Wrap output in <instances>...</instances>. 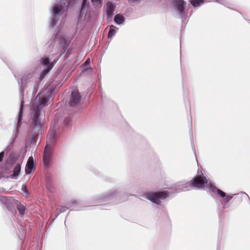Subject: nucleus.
Instances as JSON below:
<instances>
[{"mask_svg": "<svg viewBox=\"0 0 250 250\" xmlns=\"http://www.w3.org/2000/svg\"><path fill=\"white\" fill-rule=\"evenodd\" d=\"M50 97H42L40 94H39L36 98L34 101L32 103L33 105V117L32 125L35 127H40L41 125V120L39 118L40 114L41 109L44 106Z\"/></svg>", "mask_w": 250, "mask_h": 250, "instance_id": "obj_1", "label": "nucleus"}, {"mask_svg": "<svg viewBox=\"0 0 250 250\" xmlns=\"http://www.w3.org/2000/svg\"><path fill=\"white\" fill-rule=\"evenodd\" d=\"M70 4L69 1L67 3L57 1L52 4L50 8V14L52 18L49 22L50 27H53L57 24L59 18L66 10Z\"/></svg>", "mask_w": 250, "mask_h": 250, "instance_id": "obj_2", "label": "nucleus"}, {"mask_svg": "<svg viewBox=\"0 0 250 250\" xmlns=\"http://www.w3.org/2000/svg\"><path fill=\"white\" fill-rule=\"evenodd\" d=\"M168 196V192L166 191L155 192H148L144 195V197L157 205H160L162 201Z\"/></svg>", "mask_w": 250, "mask_h": 250, "instance_id": "obj_3", "label": "nucleus"}, {"mask_svg": "<svg viewBox=\"0 0 250 250\" xmlns=\"http://www.w3.org/2000/svg\"><path fill=\"white\" fill-rule=\"evenodd\" d=\"M205 185L207 188L210 189L212 184L211 182L205 176L198 175L195 177L190 182L189 187L195 188H200L204 187Z\"/></svg>", "mask_w": 250, "mask_h": 250, "instance_id": "obj_4", "label": "nucleus"}, {"mask_svg": "<svg viewBox=\"0 0 250 250\" xmlns=\"http://www.w3.org/2000/svg\"><path fill=\"white\" fill-rule=\"evenodd\" d=\"M172 6L174 11L181 18L186 14L187 3L184 0H172Z\"/></svg>", "mask_w": 250, "mask_h": 250, "instance_id": "obj_5", "label": "nucleus"}, {"mask_svg": "<svg viewBox=\"0 0 250 250\" xmlns=\"http://www.w3.org/2000/svg\"><path fill=\"white\" fill-rule=\"evenodd\" d=\"M87 0H83V4L82 6V9L81 10L80 16H79V21L81 22L83 21H89L90 20V14L88 13L86 10L84 9L85 5L86 3V1Z\"/></svg>", "mask_w": 250, "mask_h": 250, "instance_id": "obj_6", "label": "nucleus"}, {"mask_svg": "<svg viewBox=\"0 0 250 250\" xmlns=\"http://www.w3.org/2000/svg\"><path fill=\"white\" fill-rule=\"evenodd\" d=\"M52 150L51 146L48 145L45 146L43 158V163L45 166H47L49 163Z\"/></svg>", "mask_w": 250, "mask_h": 250, "instance_id": "obj_7", "label": "nucleus"}, {"mask_svg": "<svg viewBox=\"0 0 250 250\" xmlns=\"http://www.w3.org/2000/svg\"><path fill=\"white\" fill-rule=\"evenodd\" d=\"M41 62L45 65L47 68H45L42 72L41 75V78L42 79L44 76L53 67V64L52 63H49V60L47 58L44 57L41 60Z\"/></svg>", "mask_w": 250, "mask_h": 250, "instance_id": "obj_8", "label": "nucleus"}, {"mask_svg": "<svg viewBox=\"0 0 250 250\" xmlns=\"http://www.w3.org/2000/svg\"><path fill=\"white\" fill-rule=\"evenodd\" d=\"M35 169V166L34 165V159L33 157L31 156L28 158L26 167H25V173L26 174L31 173Z\"/></svg>", "mask_w": 250, "mask_h": 250, "instance_id": "obj_9", "label": "nucleus"}, {"mask_svg": "<svg viewBox=\"0 0 250 250\" xmlns=\"http://www.w3.org/2000/svg\"><path fill=\"white\" fill-rule=\"evenodd\" d=\"M80 101V96L78 91H73L71 93V98L70 101V104L71 106H75Z\"/></svg>", "mask_w": 250, "mask_h": 250, "instance_id": "obj_10", "label": "nucleus"}, {"mask_svg": "<svg viewBox=\"0 0 250 250\" xmlns=\"http://www.w3.org/2000/svg\"><path fill=\"white\" fill-rule=\"evenodd\" d=\"M115 7V5L112 2L108 1L106 3V15L107 18L111 19L112 17Z\"/></svg>", "mask_w": 250, "mask_h": 250, "instance_id": "obj_11", "label": "nucleus"}, {"mask_svg": "<svg viewBox=\"0 0 250 250\" xmlns=\"http://www.w3.org/2000/svg\"><path fill=\"white\" fill-rule=\"evenodd\" d=\"M23 104H24V102L23 101H22L21 102V107H20V112H19V115H18V123H17V131H18L19 128L20 127L21 125V120H22V113H23Z\"/></svg>", "mask_w": 250, "mask_h": 250, "instance_id": "obj_12", "label": "nucleus"}, {"mask_svg": "<svg viewBox=\"0 0 250 250\" xmlns=\"http://www.w3.org/2000/svg\"><path fill=\"white\" fill-rule=\"evenodd\" d=\"M21 169V164L18 163L15 166L13 173L11 175V178L14 179H17Z\"/></svg>", "mask_w": 250, "mask_h": 250, "instance_id": "obj_13", "label": "nucleus"}, {"mask_svg": "<svg viewBox=\"0 0 250 250\" xmlns=\"http://www.w3.org/2000/svg\"><path fill=\"white\" fill-rule=\"evenodd\" d=\"M114 21L118 25L123 24L125 22V18L123 15L118 14L115 16Z\"/></svg>", "mask_w": 250, "mask_h": 250, "instance_id": "obj_14", "label": "nucleus"}, {"mask_svg": "<svg viewBox=\"0 0 250 250\" xmlns=\"http://www.w3.org/2000/svg\"><path fill=\"white\" fill-rule=\"evenodd\" d=\"M0 200L1 202L3 203L8 208L10 207L11 204H13V202H15L12 198H7L5 197H1L0 198Z\"/></svg>", "mask_w": 250, "mask_h": 250, "instance_id": "obj_15", "label": "nucleus"}, {"mask_svg": "<svg viewBox=\"0 0 250 250\" xmlns=\"http://www.w3.org/2000/svg\"><path fill=\"white\" fill-rule=\"evenodd\" d=\"M210 190L213 192H216L218 195H219L221 197L223 198H225V197L226 196V193L224 191L217 188L213 185H212Z\"/></svg>", "mask_w": 250, "mask_h": 250, "instance_id": "obj_16", "label": "nucleus"}, {"mask_svg": "<svg viewBox=\"0 0 250 250\" xmlns=\"http://www.w3.org/2000/svg\"><path fill=\"white\" fill-rule=\"evenodd\" d=\"M118 30V28L116 26L111 25L110 26V29L108 34V37L111 38L113 37L116 33V31Z\"/></svg>", "mask_w": 250, "mask_h": 250, "instance_id": "obj_17", "label": "nucleus"}, {"mask_svg": "<svg viewBox=\"0 0 250 250\" xmlns=\"http://www.w3.org/2000/svg\"><path fill=\"white\" fill-rule=\"evenodd\" d=\"M91 3L95 8L99 9L102 6L103 0H91Z\"/></svg>", "mask_w": 250, "mask_h": 250, "instance_id": "obj_18", "label": "nucleus"}, {"mask_svg": "<svg viewBox=\"0 0 250 250\" xmlns=\"http://www.w3.org/2000/svg\"><path fill=\"white\" fill-rule=\"evenodd\" d=\"M33 75L31 73H28L27 74H25L22 79L21 82L22 84H25L27 83V80H30L33 79Z\"/></svg>", "mask_w": 250, "mask_h": 250, "instance_id": "obj_19", "label": "nucleus"}, {"mask_svg": "<svg viewBox=\"0 0 250 250\" xmlns=\"http://www.w3.org/2000/svg\"><path fill=\"white\" fill-rule=\"evenodd\" d=\"M17 208L20 212V213L22 215L24 214V211H25V207L23 205L21 204L20 203H18L17 204Z\"/></svg>", "mask_w": 250, "mask_h": 250, "instance_id": "obj_20", "label": "nucleus"}, {"mask_svg": "<svg viewBox=\"0 0 250 250\" xmlns=\"http://www.w3.org/2000/svg\"><path fill=\"white\" fill-rule=\"evenodd\" d=\"M190 3L194 7H198L204 3L202 0H191Z\"/></svg>", "mask_w": 250, "mask_h": 250, "instance_id": "obj_21", "label": "nucleus"}, {"mask_svg": "<svg viewBox=\"0 0 250 250\" xmlns=\"http://www.w3.org/2000/svg\"><path fill=\"white\" fill-rule=\"evenodd\" d=\"M186 183L185 182H180L178 183V186H182L183 188L180 190V191H186L188 190L189 188L187 187V186H185Z\"/></svg>", "mask_w": 250, "mask_h": 250, "instance_id": "obj_22", "label": "nucleus"}, {"mask_svg": "<svg viewBox=\"0 0 250 250\" xmlns=\"http://www.w3.org/2000/svg\"><path fill=\"white\" fill-rule=\"evenodd\" d=\"M22 194L24 196L26 197H28V191L25 186L23 185L21 187Z\"/></svg>", "mask_w": 250, "mask_h": 250, "instance_id": "obj_23", "label": "nucleus"}, {"mask_svg": "<svg viewBox=\"0 0 250 250\" xmlns=\"http://www.w3.org/2000/svg\"><path fill=\"white\" fill-rule=\"evenodd\" d=\"M233 197L232 195H228L225 197V201L226 202L229 201Z\"/></svg>", "mask_w": 250, "mask_h": 250, "instance_id": "obj_24", "label": "nucleus"}, {"mask_svg": "<svg viewBox=\"0 0 250 250\" xmlns=\"http://www.w3.org/2000/svg\"><path fill=\"white\" fill-rule=\"evenodd\" d=\"M203 2H221V0H202Z\"/></svg>", "mask_w": 250, "mask_h": 250, "instance_id": "obj_25", "label": "nucleus"}, {"mask_svg": "<svg viewBox=\"0 0 250 250\" xmlns=\"http://www.w3.org/2000/svg\"><path fill=\"white\" fill-rule=\"evenodd\" d=\"M142 0H129V2L132 4L133 3H139Z\"/></svg>", "mask_w": 250, "mask_h": 250, "instance_id": "obj_26", "label": "nucleus"}, {"mask_svg": "<svg viewBox=\"0 0 250 250\" xmlns=\"http://www.w3.org/2000/svg\"><path fill=\"white\" fill-rule=\"evenodd\" d=\"M4 153L3 151H2L0 153V162H1L3 159V158L4 156Z\"/></svg>", "mask_w": 250, "mask_h": 250, "instance_id": "obj_27", "label": "nucleus"}, {"mask_svg": "<svg viewBox=\"0 0 250 250\" xmlns=\"http://www.w3.org/2000/svg\"><path fill=\"white\" fill-rule=\"evenodd\" d=\"M90 59H87V60L85 61V62L84 63V65H88L90 64Z\"/></svg>", "mask_w": 250, "mask_h": 250, "instance_id": "obj_28", "label": "nucleus"}, {"mask_svg": "<svg viewBox=\"0 0 250 250\" xmlns=\"http://www.w3.org/2000/svg\"><path fill=\"white\" fill-rule=\"evenodd\" d=\"M60 1L59 2H62V3H63V2H66L67 3L68 1L69 2V0H68V1H67L66 0H59Z\"/></svg>", "mask_w": 250, "mask_h": 250, "instance_id": "obj_29", "label": "nucleus"}, {"mask_svg": "<svg viewBox=\"0 0 250 250\" xmlns=\"http://www.w3.org/2000/svg\"><path fill=\"white\" fill-rule=\"evenodd\" d=\"M58 36H59V33H58V34L56 35V38H58Z\"/></svg>", "mask_w": 250, "mask_h": 250, "instance_id": "obj_30", "label": "nucleus"}]
</instances>
